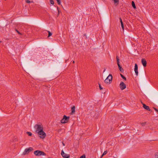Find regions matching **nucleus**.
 Here are the masks:
<instances>
[{
  "label": "nucleus",
  "mask_w": 158,
  "mask_h": 158,
  "mask_svg": "<svg viewBox=\"0 0 158 158\" xmlns=\"http://www.w3.org/2000/svg\"><path fill=\"white\" fill-rule=\"evenodd\" d=\"M106 70V69H104V70H103V72H104Z\"/></svg>",
  "instance_id": "nucleus-33"
},
{
  "label": "nucleus",
  "mask_w": 158,
  "mask_h": 158,
  "mask_svg": "<svg viewBox=\"0 0 158 158\" xmlns=\"http://www.w3.org/2000/svg\"><path fill=\"white\" fill-rule=\"evenodd\" d=\"M27 133L29 136H31L32 135V133L31 132H27Z\"/></svg>",
  "instance_id": "nucleus-17"
},
{
  "label": "nucleus",
  "mask_w": 158,
  "mask_h": 158,
  "mask_svg": "<svg viewBox=\"0 0 158 158\" xmlns=\"http://www.w3.org/2000/svg\"><path fill=\"white\" fill-rule=\"evenodd\" d=\"M120 23H121V24H123V22L122 21V19H121V18H120Z\"/></svg>",
  "instance_id": "nucleus-28"
},
{
  "label": "nucleus",
  "mask_w": 158,
  "mask_h": 158,
  "mask_svg": "<svg viewBox=\"0 0 158 158\" xmlns=\"http://www.w3.org/2000/svg\"><path fill=\"white\" fill-rule=\"evenodd\" d=\"M50 1L51 4L53 5L54 4V2L53 0H50Z\"/></svg>",
  "instance_id": "nucleus-21"
},
{
  "label": "nucleus",
  "mask_w": 158,
  "mask_h": 158,
  "mask_svg": "<svg viewBox=\"0 0 158 158\" xmlns=\"http://www.w3.org/2000/svg\"><path fill=\"white\" fill-rule=\"evenodd\" d=\"M48 37H50V36H51L52 34L51 32L50 31H48Z\"/></svg>",
  "instance_id": "nucleus-19"
},
{
  "label": "nucleus",
  "mask_w": 158,
  "mask_h": 158,
  "mask_svg": "<svg viewBox=\"0 0 158 158\" xmlns=\"http://www.w3.org/2000/svg\"><path fill=\"white\" fill-rule=\"evenodd\" d=\"M118 68L119 69L120 71H121V72L123 73L124 71V70L123 68H122L121 66L119 64H118Z\"/></svg>",
  "instance_id": "nucleus-12"
},
{
  "label": "nucleus",
  "mask_w": 158,
  "mask_h": 158,
  "mask_svg": "<svg viewBox=\"0 0 158 158\" xmlns=\"http://www.w3.org/2000/svg\"><path fill=\"white\" fill-rule=\"evenodd\" d=\"M157 112H158V109H156V108H153Z\"/></svg>",
  "instance_id": "nucleus-30"
},
{
  "label": "nucleus",
  "mask_w": 158,
  "mask_h": 158,
  "mask_svg": "<svg viewBox=\"0 0 158 158\" xmlns=\"http://www.w3.org/2000/svg\"><path fill=\"white\" fill-rule=\"evenodd\" d=\"M80 158H85V155H83L81 156Z\"/></svg>",
  "instance_id": "nucleus-23"
},
{
  "label": "nucleus",
  "mask_w": 158,
  "mask_h": 158,
  "mask_svg": "<svg viewBox=\"0 0 158 158\" xmlns=\"http://www.w3.org/2000/svg\"><path fill=\"white\" fill-rule=\"evenodd\" d=\"M145 123H143L142 124V126L145 125Z\"/></svg>",
  "instance_id": "nucleus-31"
},
{
  "label": "nucleus",
  "mask_w": 158,
  "mask_h": 158,
  "mask_svg": "<svg viewBox=\"0 0 158 158\" xmlns=\"http://www.w3.org/2000/svg\"><path fill=\"white\" fill-rule=\"evenodd\" d=\"M62 142V144H63V145L64 146L65 145V144L63 143V142Z\"/></svg>",
  "instance_id": "nucleus-32"
},
{
  "label": "nucleus",
  "mask_w": 158,
  "mask_h": 158,
  "mask_svg": "<svg viewBox=\"0 0 158 158\" xmlns=\"http://www.w3.org/2000/svg\"><path fill=\"white\" fill-rule=\"evenodd\" d=\"M107 153V151H105L103 153L102 155V157L103 156H104V155L106 154Z\"/></svg>",
  "instance_id": "nucleus-18"
},
{
  "label": "nucleus",
  "mask_w": 158,
  "mask_h": 158,
  "mask_svg": "<svg viewBox=\"0 0 158 158\" xmlns=\"http://www.w3.org/2000/svg\"><path fill=\"white\" fill-rule=\"evenodd\" d=\"M75 106H73V107H72L71 108V114H73L75 111Z\"/></svg>",
  "instance_id": "nucleus-11"
},
{
  "label": "nucleus",
  "mask_w": 158,
  "mask_h": 158,
  "mask_svg": "<svg viewBox=\"0 0 158 158\" xmlns=\"http://www.w3.org/2000/svg\"><path fill=\"white\" fill-rule=\"evenodd\" d=\"M69 119V116H67L65 115L63 116V118L60 120V122L61 123H67Z\"/></svg>",
  "instance_id": "nucleus-3"
},
{
  "label": "nucleus",
  "mask_w": 158,
  "mask_h": 158,
  "mask_svg": "<svg viewBox=\"0 0 158 158\" xmlns=\"http://www.w3.org/2000/svg\"><path fill=\"white\" fill-rule=\"evenodd\" d=\"M57 1V2L58 4L59 5H60L61 3V1L60 0H56Z\"/></svg>",
  "instance_id": "nucleus-20"
},
{
  "label": "nucleus",
  "mask_w": 158,
  "mask_h": 158,
  "mask_svg": "<svg viewBox=\"0 0 158 158\" xmlns=\"http://www.w3.org/2000/svg\"><path fill=\"white\" fill-rule=\"evenodd\" d=\"M61 155L62 157L64 158H69L70 156V155L65 153L63 150L61 151Z\"/></svg>",
  "instance_id": "nucleus-7"
},
{
  "label": "nucleus",
  "mask_w": 158,
  "mask_h": 158,
  "mask_svg": "<svg viewBox=\"0 0 158 158\" xmlns=\"http://www.w3.org/2000/svg\"><path fill=\"white\" fill-rule=\"evenodd\" d=\"M120 23H121V24H123V22L122 21V19H121V18H120Z\"/></svg>",
  "instance_id": "nucleus-29"
},
{
  "label": "nucleus",
  "mask_w": 158,
  "mask_h": 158,
  "mask_svg": "<svg viewBox=\"0 0 158 158\" xmlns=\"http://www.w3.org/2000/svg\"><path fill=\"white\" fill-rule=\"evenodd\" d=\"M15 30L19 34V35H22V34L21 33H20V32H19V31H18L17 29H15Z\"/></svg>",
  "instance_id": "nucleus-22"
},
{
  "label": "nucleus",
  "mask_w": 158,
  "mask_h": 158,
  "mask_svg": "<svg viewBox=\"0 0 158 158\" xmlns=\"http://www.w3.org/2000/svg\"><path fill=\"white\" fill-rule=\"evenodd\" d=\"M116 59H117V64H119V57H118V56H117V57H116Z\"/></svg>",
  "instance_id": "nucleus-14"
},
{
  "label": "nucleus",
  "mask_w": 158,
  "mask_h": 158,
  "mask_svg": "<svg viewBox=\"0 0 158 158\" xmlns=\"http://www.w3.org/2000/svg\"><path fill=\"white\" fill-rule=\"evenodd\" d=\"M114 1L115 4H118L119 3V0H113Z\"/></svg>",
  "instance_id": "nucleus-16"
},
{
  "label": "nucleus",
  "mask_w": 158,
  "mask_h": 158,
  "mask_svg": "<svg viewBox=\"0 0 158 158\" xmlns=\"http://www.w3.org/2000/svg\"><path fill=\"white\" fill-rule=\"evenodd\" d=\"M138 65L136 64H135V66L134 71L137 76L138 75Z\"/></svg>",
  "instance_id": "nucleus-9"
},
{
  "label": "nucleus",
  "mask_w": 158,
  "mask_h": 158,
  "mask_svg": "<svg viewBox=\"0 0 158 158\" xmlns=\"http://www.w3.org/2000/svg\"><path fill=\"white\" fill-rule=\"evenodd\" d=\"M143 107L145 109L149 111H150L151 110V109L149 108L148 106H147L145 104L143 103Z\"/></svg>",
  "instance_id": "nucleus-10"
},
{
  "label": "nucleus",
  "mask_w": 158,
  "mask_h": 158,
  "mask_svg": "<svg viewBox=\"0 0 158 158\" xmlns=\"http://www.w3.org/2000/svg\"><path fill=\"white\" fill-rule=\"evenodd\" d=\"M33 148L32 147H29L25 149V150L23 152V154L25 155L28 154L30 152L32 151Z\"/></svg>",
  "instance_id": "nucleus-5"
},
{
  "label": "nucleus",
  "mask_w": 158,
  "mask_h": 158,
  "mask_svg": "<svg viewBox=\"0 0 158 158\" xmlns=\"http://www.w3.org/2000/svg\"><path fill=\"white\" fill-rule=\"evenodd\" d=\"M120 75L121 76V77H122V78H123V79H124L125 80V81L126 80V78L123 75H122V74L120 73Z\"/></svg>",
  "instance_id": "nucleus-15"
},
{
  "label": "nucleus",
  "mask_w": 158,
  "mask_h": 158,
  "mask_svg": "<svg viewBox=\"0 0 158 158\" xmlns=\"http://www.w3.org/2000/svg\"><path fill=\"white\" fill-rule=\"evenodd\" d=\"M26 2L27 3H29L30 2H31L29 0H25Z\"/></svg>",
  "instance_id": "nucleus-26"
},
{
  "label": "nucleus",
  "mask_w": 158,
  "mask_h": 158,
  "mask_svg": "<svg viewBox=\"0 0 158 158\" xmlns=\"http://www.w3.org/2000/svg\"><path fill=\"white\" fill-rule=\"evenodd\" d=\"M131 4H132V6H133V7L135 9L136 8V6H135V3L134 2V1H133L132 2Z\"/></svg>",
  "instance_id": "nucleus-13"
},
{
  "label": "nucleus",
  "mask_w": 158,
  "mask_h": 158,
  "mask_svg": "<svg viewBox=\"0 0 158 158\" xmlns=\"http://www.w3.org/2000/svg\"><path fill=\"white\" fill-rule=\"evenodd\" d=\"M34 153L35 155L36 156L46 155V153H45L43 151L39 150H37L35 151L34 152Z\"/></svg>",
  "instance_id": "nucleus-2"
},
{
  "label": "nucleus",
  "mask_w": 158,
  "mask_h": 158,
  "mask_svg": "<svg viewBox=\"0 0 158 158\" xmlns=\"http://www.w3.org/2000/svg\"><path fill=\"white\" fill-rule=\"evenodd\" d=\"M121 89L122 90L124 89L126 87V85L123 81H121L119 85Z\"/></svg>",
  "instance_id": "nucleus-6"
},
{
  "label": "nucleus",
  "mask_w": 158,
  "mask_h": 158,
  "mask_svg": "<svg viewBox=\"0 0 158 158\" xmlns=\"http://www.w3.org/2000/svg\"><path fill=\"white\" fill-rule=\"evenodd\" d=\"M155 157L156 158H158V152H157L156 154Z\"/></svg>",
  "instance_id": "nucleus-24"
},
{
  "label": "nucleus",
  "mask_w": 158,
  "mask_h": 158,
  "mask_svg": "<svg viewBox=\"0 0 158 158\" xmlns=\"http://www.w3.org/2000/svg\"><path fill=\"white\" fill-rule=\"evenodd\" d=\"M2 42L1 41H0V42Z\"/></svg>",
  "instance_id": "nucleus-35"
},
{
  "label": "nucleus",
  "mask_w": 158,
  "mask_h": 158,
  "mask_svg": "<svg viewBox=\"0 0 158 158\" xmlns=\"http://www.w3.org/2000/svg\"><path fill=\"white\" fill-rule=\"evenodd\" d=\"M99 89H100V90L102 89H103V88H102V87H101V85L100 84H99Z\"/></svg>",
  "instance_id": "nucleus-25"
},
{
  "label": "nucleus",
  "mask_w": 158,
  "mask_h": 158,
  "mask_svg": "<svg viewBox=\"0 0 158 158\" xmlns=\"http://www.w3.org/2000/svg\"><path fill=\"white\" fill-rule=\"evenodd\" d=\"M35 130V132L37 133L39 137L42 139H44L46 136V135L43 131V127L41 123L36 124L34 126Z\"/></svg>",
  "instance_id": "nucleus-1"
},
{
  "label": "nucleus",
  "mask_w": 158,
  "mask_h": 158,
  "mask_svg": "<svg viewBox=\"0 0 158 158\" xmlns=\"http://www.w3.org/2000/svg\"><path fill=\"white\" fill-rule=\"evenodd\" d=\"M112 76L111 74H110L106 79L105 80V82L106 83H110L112 81Z\"/></svg>",
  "instance_id": "nucleus-4"
},
{
  "label": "nucleus",
  "mask_w": 158,
  "mask_h": 158,
  "mask_svg": "<svg viewBox=\"0 0 158 158\" xmlns=\"http://www.w3.org/2000/svg\"><path fill=\"white\" fill-rule=\"evenodd\" d=\"M141 62L144 67H146L147 65V62L146 60L144 58H142L141 60Z\"/></svg>",
  "instance_id": "nucleus-8"
},
{
  "label": "nucleus",
  "mask_w": 158,
  "mask_h": 158,
  "mask_svg": "<svg viewBox=\"0 0 158 158\" xmlns=\"http://www.w3.org/2000/svg\"><path fill=\"white\" fill-rule=\"evenodd\" d=\"M121 27L123 29V30H124V25L123 24H121Z\"/></svg>",
  "instance_id": "nucleus-27"
},
{
  "label": "nucleus",
  "mask_w": 158,
  "mask_h": 158,
  "mask_svg": "<svg viewBox=\"0 0 158 158\" xmlns=\"http://www.w3.org/2000/svg\"><path fill=\"white\" fill-rule=\"evenodd\" d=\"M73 63H74V61H73Z\"/></svg>",
  "instance_id": "nucleus-34"
}]
</instances>
